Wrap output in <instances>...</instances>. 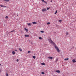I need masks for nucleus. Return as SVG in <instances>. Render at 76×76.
<instances>
[{"label":"nucleus","mask_w":76,"mask_h":76,"mask_svg":"<svg viewBox=\"0 0 76 76\" xmlns=\"http://www.w3.org/2000/svg\"><path fill=\"white\" fill-rule=\"evenodd\" d=\"M27 24H28V26H30V25L32 24V23H27Z\"/></svg>","instance_id":"15"},{"label":"nucleus","mask_w":76,"mask_h":76,"mask_svg":"<svg viewBox=\"0 0 76 76\" xmlns=\"http://www.w3.org/2000/svg\"><path fill=\"white\" fill-rule=\"evenodd\" d=\"M50 2H52V0H51V1H50Z\"/></svg>","instance_id":"37"},{"label":"nucleus","mask_w":76,"mask_h":76,"mask_svg":"<svg viewBox=\"0 0 76 76\" xmlns=\"http://www.w3.org/2000/svg\"><path fill=\"white\" fill-rule=\"evenodd\" d=\"M32 23L34 25V24H37V23L36 22H32Z\"/></svg>","instance_id":"8"},{"label":"nucleus","mask_w":76,"mask_h":76,"mask_svg":"<svg viewBox=\"0 0 76 76\" xmlns=\"http://www.w3.org/2000/svg\"><path fill=\"white\" fill-rule=\"evenodd\" d=\"M55 76H56L55 75Z\"/></svg>","instance_id":"41"},{"label":"nucleus","mask_w":76,"mask_h":76,"mask_svg":"<svg viewBox=\"0 0 76 76\" xmlns=\"http://www.w3.org/2000/svg\"><path fill=\"white\" fill-rule=\"evenodd\" d=\"M47 25H50V22H48L47 23Z\"/></svg>","instance_id":"18"},{"label":"nucleus","mask_w":76,"mask_h":76,"mask_svg":"<svg viewBox=\"0 0 76 76\" xmlns=\"http://www.w3.org/2000/svg\"><path fill=\"white\" fill-rule=\"evenodd\" d=\"M0 6H1V7H6V6H4L2 5H0Z\"/></svg>","instance_id":"5"},{"label":"nucleus","mask_w":76,"mask_h":76,"mask_svg":"<svg viewBox=\"0 0 76 76\" xmlns=\"http://www.w3.org/2000/svg\"><path fill=\"white\" fill-rule=\"evenodd\" d=\"M32 57H33V58H34V59H35L36 57H35V56H32Z\"/></svg>","instance_id":"19"},{"label":"nucleus","mask_w":76,"mask_h":76,"mask_svg":"<svg viewBox=\"0 0 76 76\" xmlns=\"http://www.w3.org/2000/svg\"><path fill=\"white\" fill-rule=\"evenodd\" d=\"M56 72L57 73H60V70H56Z\"/></svg>","instance_id":"13"},{"label":"nucleus","mask_w":76,"mask_h":76,"mask_svg":"<svg viewBox=\"0 0 76 76\" xmlns=\"http://www.w3.org/2000/svg\"><path fill=\"white\" fill-rule=\"evenodd\" d=\"M49 9H50V8L48 7L47 8V10H49Z\"/></svg>","instance_id":"28"},{"label":"nucleus","mask_w":76,"mask_h":76,"mask_svg":"<svg viewBox=\"0 0 76 76\" xmlns=\"http://www.w3.org/2000/svg\"><path fill=\"white\" fill-rule=\"evenodd\" d=\"M39 39H42V37H39Z\"/></svg>","instance_id":"23"},{"label":"nucleus","mask_w":76,"mask_h":76,"mask_svg":"<svg viewBox=\"0 0 76 76\" xmlns=\"http://www.w3.org/2000/svg\"><path fill=\"white\" fill-rule=\"evenodd\" d=\"M41 64H42V65H43V66H45V63H41Z\"/></svg>","instance_id":"12"},{"label":"nucleus","mask_w":76,"mask_h":76,"mask_svg":"<svg viewBox=\"0 0 76 76\" xmlns=\"http://www.w3.org/2000/svg\"><path fill=\"white\" fill-rule=\"evenodd\" d=\"M48 40L50 42V43H51L52 44H53V45H56V44H55V43L52 40H51V38H50V37H49L48 38Z\"/></svg>","instance_id":"1"},{"label":"nucleus","mask_w":76,"mask_h":76,"mask_svg":"<svg viewBox=\"0 0 76 76\" xmlns=\"http://www.w3.org/2000/svg\"><path fill=\"white\" fill-rule=\"evenodd\" d=\"M15 51H18V50H15Z\"/></svg>","instance_id":"33"},{"label":"nucleus","mask_w":76,"mask_h":76,"mask_svg":"<svg viewBox=\"0 0 76 76\" xmlns=\"http://www.w3.org/2000/svg\"><path fill=\"white\" fill-rule=\"evenodd\" d=\"M57 11L56 10V12L55 13V15H56V14H57Z\"/></svg>","instance_id":"20"},{"label":"nucleus","mask_w":76,"mask_h":76,"mask_svg":"<svg viewBox=\"0 0 76 76\" xmlns=\"http://www.w3.org/2000/svg\"><path fill=\"white\" fill-rule=\"evenodd\" d=\"M17 62H18L19 61V59H17Z\"/></svg>","instance_id":"29"},{"label":"nucleus","mask_w":76,"mask_h":76,"mask_svg":"<svg viewBox=\"0 0 76 76\" xmlns=\"http://www.w3.org/2000/svg\"><path fill=\"white\" fill-rule=\"evenodd\" d=\"M55 48L56 49V50H57V51H58V53L60 52V50L56 45H55Z\"/></svg>","instance_id":"2"},{"label":"nucleus","mask_w":76,"mask_h":76,"mask_svg":"<svg viewBox=\"0 0 76 76\" xmlns=\"http://www.w3.org/2000/svg\"><path fill=\"white\" fill-rule=\"evenodd\" d=\"M42 74H45V73L43 72H42Z\"/></svg>","instance_id":"26"},{"label":"nucleus","mask_w":76,"mask_h":76,"mask_svg":"<svg viewBox=\"0 0 76 76\" xmlns=\"http://www.w3.org/2000/svg\"><path fill=\"white\" fill-rule=\"evenodd\" d=\"M17 16H18V15H17Z\"/></svg>","instance_id":"39"},{"label":"nucleus","mask_w":76,"mask_h":76,"mask_svg":"<svg viewBox=\"0 0 76 76\" xmlns=\"http://www.w3.org/2000/svg\"><path fill=\"white\" fill-rule=\"evenodd\" d=\"M69 34V33L68 32H66V35H68Z\"/></svg>","instance_id":"24"},{"label":"nucleus","mask_w":76,"mask_h":76,"mask_svg":"<svg viewBox=\"0 0 76 76\" xmlns=\"http://www.w3.org/2000/svg\"><path fill=\"white\" fill-rule=\"evenodd\" d=\"M24 29H25V30H26V31L27 32H28V29H27L26 28H25Z\"/></svg>","instance_id":"11"},{"label":"nucleus","mask_w":76,"mask_h":76,"mask_svg":"<svg viewBox=\"0 0 76 76\" xmlns=\"http://www.w3.org/2000/svg\"><path fill=\"white\" fill-rule=\"evenodd\" d=\"M41 32H42V33H44V32L43 31H41Z\"/></svg>","instance_id":"22"},{"label":"nucleus","mask_w":76,"mask_h":76,"mask_svg":"<svg viewBox=\"0 0 76 76\" xmlns=\"http://www.w3.org/2000/svg\"><path fill=\"white\" fill-rule=\"evenodd\" d=\"M59 22H61V20H59Z\"/></svg>","instance_id":"30"},{"label":"nucleus","mask_w":76,"mask_h":76,"mask_svg":"<svg viewBox=\"0 0 76 76\" xmlns=\"http://www.w3.org/2000/svg\"><path fill=\"white\" fill-rule=\"evenodd\" d=\"M47 45H44V46L46 47Z\"/></svg>","instance_id":"34"},{"label":"nucleus","mask_w":76,"mask_h":76,"mask_svg":"<svg viewBox=\"0 0 76 76\" xmlns=\"http://www.w3.org/2000/svg\"><path fill=\"white\" fill-rule=\"evenodd\" d=\"M15 15V14H13V15Z\"/></svg>","instance_id":"38"},{"label":"nucleus","mask_w":76,"mask_h":76,"mask_svg":"<svg viewBox=\"0 0 76 76\" xmlns=\"http://www.w3.org/2000/svg\"><path fill=\"white\" fill-rule=\"evenodd\" d=\"M4 0V1H6V0Z\"/></svg>","instance_id":"35"},{"label":"nucleus","mask_w":76,"mask_h":76,"mask_svg":"<svg viewBox=\"0 0 76 76\" xmlns=\"http://www.w3.org/2000/svg\"><path fill=\"white\" fill-rule=\"evenodd\" d=\"M48 58L49 59H51V60H52L53 59V57H48Z\"/></svg>","instance_id":"7"},{"label":"nucleus","mask_w":76,"mask_h":76,"mask_svg":"<svg viewBox=\"0 0 76 76\" xmlns=\"http://www.w3.org/2000/svg\"><path fill=\"white\" fill-rule=\"evenodd\" d=\"M0 66H1V64H0Z\"/></svg>","instance_id":"40"},{"label":"nucleus","mask_w":76,"mask_h":76,"mask_svg":"<svg viewBox=\"0 0 76 76\" xmlns=\"http://www.w3.org/2000/svg\"><path fill=\"white\" fill-rule=\"evenodd\" d=\"M69 60V58H65L64 59V60L66 61H67V60Z\"/></svg>","instance_id":"16"},{"label":"nucleus","mask_w":76,"mask_h":76,"mask_svg":"<svg viewBox=\"0 0 76 76\" xmlns=\"http://www.w3.org/2000/svg\"><path fill=\"white\" fill-rule=\"evenodd\" d=\"M28 53H31V51H28Z\"/></svg>","instance_id":"31"},{"label":"nucleus","mask_w":76,"mask_h":76,"mask_svg":"<svg viewBox=\"0 0 76 76\" xmlns=\"http://www.w3.org/2000/svg\"><path fill=\"white\" fill-rule=\"evenodd\" d=\"M12 54H13V55H15V52L14 51H13L12 52Z\"/></svg>","instance_id":"10"},{"label":"nucleus","mask_w":76,"mask_h":76,"mask_svg":"<svg viewBox=\"0 0 76 76\" xmlns=\"http://www.w3.org/2000/svg\"><path fill=\"white\" fill-rule=\"evenodd\" d=\"M58 58L56 59V62H57V61H58Z\"/></svg>","instance_id":"17"},{"label":"nucleus","mask_w":76,"mask_h":76,"mask_svg":"<svg viewBox=\"0 0 76 76\" xmlns=\"http://www.w3.org/2000/svg\"><path fill=\"white\" fill-rule=\"evenodd\" d=\"M1 72V70H0V72Z\"/></svg>","instance_id":"36"},{"label":"nucleus","mask_w":76,"mask_h":76,"mask_svg":"<svg viewBox=\"0 0 76 76\" xmlns=\"http://www.w3.org/2000/svg\"><path fill=\"white\" fill-rule=\"evenodd\" d=\"M19 50L20 51H22V49H21V48H19Z\"/></svg>","instance_id":"14"},{"label":"nucleus","mask_w":76,"mask_h":76,"mask_svg":"<svg viewBox=\"0 0 76 76\" xmlns=\"http://www.w3.org/2000/svg\"><path fill=\"white\" fill-rule=\"evenodd\" d=\"M42 2H44V3H45V4H47V1H44V0H42Z\"/></svg>","instance_id":"4"},{"label":"nucleus","mask_w":76,"mask_h":76,"mask_svg":"<svg viewBox=\"0 0 76 76\" xmlns=\"http://www.w3.org/2000/svg\"><path fill=\"white\" fill-rule=\"evenodd\" d=\"M8 74L7 73H7L6 75V76H8Z\"/></svg>","instance_id":"25"},{"label":"nucleus","mask_w":76,"mask_h":76,"mask_svg":"<svg viewBox=\"0 0 76 76\" xmlns=\"http://www.w3.org/2000/svg\"><path fill=\"white\" fill-rule=\"evenodd\" d=\"M9 0H6V1H9Z\"/></svg>","instance_id":"32"},{"label":"nucleus","mask_w":76,"mask_h":76,"mask_svg":"<svg viewBox=\"0 0 76 76\" xmlns=\"http://www.w3.org/2000/svg\"><path fill=\"white\" fill-rule=\"evenodd\" d=\"M15 32V31L13 30L11 31V32Z\"/></svg>","instance_id":"27"},{"label":"nucleus","mask_w":76,"mask_h":76,"mask_svg":"<svg viewBox=\"0 0 76 76\" xmlns=\"http://www.w3.org/2000/svg\"><path fill=\"white\" fill-rule=\"evenodd\" d=\"M72 62H73V63H76V61H75V59H73L72 60Z\"/></svg>","instance_id":"9"},{"label":"nucleus","mask_w":76,"mask_h":76,"mask_svg":"<svg viewBox=\"0 0 76 76\" xmlns=\"http://www.w3.org/2000/svg\"><path fill=\"white\" fill-rule=\"evenodd\" d=\"M25 37H29V34L28 35H25Z\"/></svg>","instance_id":"6"},{"label":"nucleus","mask_w":76,"mask_h":76,"mask_svg":"<svg viewBox=\"0 0 76 76\" xmlns=\"http://www.w3.org/2000/svg\"><path fill=\"white\" fill-rule=\"evenodd\" d=\"M6 19H8V17L7 16H6L5 17Z\"/></svg>","instance_id":"21"},{"label":"nucleus","mask_w":76,"mask_h":76,"mask_svg":"<svg viewBox=\"0 0 76 76\" xmlns=\"http://www.w3.org/2000/svg\"><path fill=\"white\" fill-rule=\"evenodd\" d=\"M47 10V9L45 8L43 9L42 10V12H45Z\"/></svg>","instance_id":"3"}]
</instances>
